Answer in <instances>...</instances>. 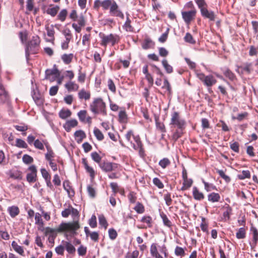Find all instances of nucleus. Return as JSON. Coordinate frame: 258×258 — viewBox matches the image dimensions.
Returning <instances> with one entry per match:
<instances>
[{"mask_svg":"<svg viewBox=\"0 0 258 258\" xmlns=\"http://www.w3.org/2000/svg\"><path fill=\"white\" fill-rule=\"evenodd\" d=\"M80 227L79 222L78 221H73L72 222H62L55 229L47 227L45 229V235H47L49 234L50 235L49 236L48 239L52 237L53 241L56 236L57 233L68 232L72 234H76V231L78 230Z\"/></svg>","mask_w":258,"mask_h":258,"instance_id":"obj_1","label":"nucleus"},{"mask_svg":"<svg viewBox=\"0 0 258 258\" xmlns=\"http://www.w3.org/2000/svg\"><path fill=\"white\" fill-rule=\"evenodd\" d=\"M200 10L201 15L205 18L208 19L210 21H214L216 15L212 11L208 10V5L205 0H194Z\"/></svg>","mask_w":258,"mask_h":258,"instance_id":"obj_2","label":"nucleus"},{"mask_svg":"<svg viewBox=\"0 0 258 258\" xmlns=\"http://www.w3.org/2000/svg\"><path fill=\"white\" fill-rule=\"evenodd\" d=\"M170 125L174 128L185 129L186 123L185 120L180 117L179 112L174 111L171 115Z\"/></svg>","mask_w":258,"mask_h":258,"instance_id":"obj_3","label":"nucleus"},{"mask_svg":"<svg viewBox=\"0 0 258 258\" xmlns=\"http://www.w3.org/2000/svg\"><path fill=\"white\" fill-rule=\"evenodd\" d=\"M99 36L101 39L100 44L103 46H106L109 43H111V45L113 46L117 43L120 39L119 36L117 34H110L106 35L100 33Z\"/></svg>","mask_w":258,"mask_h":258,"instance_id":"obj_4","label":"nucleus"},{"mask_svg":"<svg viewBox=\"0 0 258 258\" xmlns=\"http://www.w3.org/2000/svg\"><path fill=\"white\" fill-rule=\"evenodd\" d=\"M40 43V39L38 35L32 37L25 50L26 55L28 57L30 53H36Z\"/></svg>","mask_w":258,"mask_h":258,"instance_id":"obj_5","label":"nucleus"},{"mask_svg":"<svg viewBox=\"0 0 258 258\" xmlns=\"http://www.w3.org/2000/svg\"><path fill=\"white\" fill-rule=\"evenodd\" d=\"M90 109L95 114L102 113L105 114V104L101 98H96L90 104Z\"/></svg>","mask_w":258,"mask_h":258,"instance_id":"obj_6","label":"nucleus"},{"mask_svg":"<svg viewBox=\"0 0 258 258\" xmlns=\"http://www.w3.org/2000/svg\"><path fill=\"white\" fill-rule=\"evenodd\" d=\"M30 172L26 175V179L29 183H34L37 179V169L34 165H32L28 168Z\"/></svg>","mask_w":258,"mask_h":258,"instance_id":"obj_7","label":"nucleus"},{"mask_svg":"<svg viewBox=\"0 0 258 258\" xmlns=\"http://www.w3.org/2000/svg\"><path fill=\"white\" fill-rule=\"evenodd\" d=\"M134 140L136 144L133 143L131 144L134 149L136 151H138L140 156H143L144 154V150L140 136L139 135L134 136Z\"/></svg>","mask_w":258,"mask_h":258,"instance_id":"obj_8","label":"nucleus"},{"mask_svg":"<svg viewBox=\"0 0 258 258\" xmlns=\"http://www.w3.org/2000/svg\"><path fill=\"white\" fill-rule=\"evenodd\" d=\"M99 165L101 169L105 172L112 171L115 170L118 167L117 164L108 161L101 162Z\"/></svg>","mask_w":258,"mask_h":258,"instance_id":"obj_9","label":"nucleus"},{"mask_svg":"<svg viewBox=\"0 0 258 258\" xmlns=\"http://www.w3.org/2000/svg\"><path fill=\"white\" fill-rule=\"evenodd\" d=\"M197 13L196 10H191L189 11H184L181 12L183 19L186 24H189L195 19Z\"/></svg>","mask_w":258,"mask_h":258,"instance_id":"obj_10","label":"nucleus"},{"mask_svg":"<svg viewBox=\"0 0 258 258\" xmlns=\"http://www.w3.org/2000/svg\"><path fill=\"white\" fill-rule=\"evenodd\" d=\"M250 231V234L252 236V242L250 243V245L251 247H254L258 242V230L255 227L251 226Z\"/></svg>","mask_w":258,"mask_h":258,"instance_id":"obj_11","label":"nucleus"},{"mask_svg":"<svg viewBox=\"0 0 258 258\" xmlns=\"http://www.w3.org/2000/svg\"><path fill=\"white\" fill-rule=\"evenodd\" d=\"M54 75L56 78H58L60 76V72L55 67L54 65L52 69H47L45 72V79L46 80H50V76Z\"/></svg>","mask_w":258,"mask_h":258,"instance_id":"obj_12","label":"nucleus"},{"mask_svg":"<svg viewBox=\"0 0 258 258\" xmlns=\"http://www.w3.org/2000/svg\"><path fill=\"white\" fill-rule=\"evenodd\" d=\"M252 63L251 62H245L242 66H238V69H241V73H246V74H250L253 71Z\"/></svg>","mask_w":258,"mask_h":258,"instance_id":"obj_13","label":"nucleus"},{"mask_svg":"<svg viewBox=\"0 0 258 258\" xmlns=\"http://www.w3.org/2000/svg\"><path fill=\"white\" fill-rule=\"evenodd\" d=\"M45 29L47 31V35L48 36L50 37L49 40H47V41L53 42L54 40V33L55 31L53 28V25L50 26L48 24L45 25Z\"/></svg>","mask_w":258,"mask_h":258,"instance_id":"obj_14","label":"nucleus"},{"mask_svg":"<svg viewBox=\"0 0 258 258\" xmlns=\"http://www.w3.org/2000/svg\"><path fill=\"white\" fill-rule=\"evenodd\" d=\"M82 162L84 165L86 171L89 173L90 176L92 178H94L95 175V171L93 168L88 165L87 159L86 158H83Z\"/></svg>","mask_w":258,"mask_h":258,"instance_id":"obj_15","label":"nucleus"},{"mask_svg":"<svg viewBox=\"0 0 258 258\" xmlns=\"http://www.w3.org/2000/svg\"><path fill=\"white\" fill-rule=\"evenodd\" d=\"M217 80L214 78V77L211 75H210L206 76V77L203 83L207 87H210L215 84Z\"/></svg>","mask_w":258,"mask_h":258,"instance_id":"obj_16","label":"nucleus"},{"mask_svg":"<svg viewBox=\"0 0 258 258\" xmlns=\"http://www.w3.org/2000/svg\"><path fill=\"white\" fill-rule=\"evenodd\" d=\"M65 88L68 91H76L79 88L78 84L73 81H69L64 85Z\"/></svg>","mask_w":258,"mask_h":258,"instance_id":"obj_17","label":"nucleus"},{"mask_svg":"<svg viewBox=\"0 0 258 258\" xmlns=\"http://www.w3.org/2000/svg\"><path fill=\"white\" fill-rule=\"evenodd\" d=\"M75 139L78 143H80L86 137L85 133L82 130H78L74 134Z\"/></svg>","mask_w":258,"mask_h":258,"instance_id":"obj_18","label":"nucleus"},{"mask_svg":"<svg viewBox=\"0 0 258 258\" xmlns=\"http://www.w3.org/2000/svg\"><path fill=\"white\" fill-rule=\"evenodd\" d=\"M192 195L194 199L198 201H201L205 198L204 195L200 192L196 186H194L192 188Z\"/></svg>","mask_w":258,"mask_h":258,"instance_id":"obj_19","label":"nucleus"},{"mask_svg":"<svg viewBox=\"0 0 258 258\" xmlns=\"http://www.w3.org/2000/svg\"><path fill=\"white\" fill-rule=\"evenodd\" d=\"M150 253L152 256L155 258H163L158 251L157 244L152 243L150 247Z\"/></svg>","mask_w":258,"mask_h":258,"instance_id":"obj_20","label":"nucleus"},{"mask_svg":"<svg viewBox=\"0 0 258 258\" xmlns=\"http://www.w3.org/2000/svg\"><path fill=\"white\" fill-rule=\"evenodd\" d=\"M9 99V95L5 90L4 86L0 85V100L2 102H5Z\"/></svg>","mask_w":258,"mask_h":258,"instance_id":"obj_21","label":"nucleus"},{"mask_svg":"<svg viewBox=\"0 0 258 258\" xmlns=\"http://www.w3.org/2000/svg\"><path fill=\"white\" fill-rule=\"evenodd\" d=\"M223 73L224 76L230 80L233 81L236 79L235 74L228 68H225L223 70Z\"/></svg>","mask_w":258,"mask_h":258,"instance_id":"obj_22","label":"nucleus"},{"mask_svg":"<svg viewBox=\"0 0 258 258\" xmlns=\"http://www.w3.org/2000/svg\"><path fill=\"white\" fill-rule=\"evenodd\" d=\"M220 196L218 193L213 192L208 195V200L212 203H216L220 201Z\"/></svg>","mask_w":258,"mask_h":258,"instance_id":"obj_23","label":"nucleus"},{"mask_svg":"<svg viewBox=\"0 0 258 258\" xmlns=\"http://www.w3.org/2000/svg\"><path fill=\"white\" fill-rule=\"evenodd\" d=\"M90 96V93L87 92L84 89H81L78 93V97L80 99L89 100Z\"/></svg>","mask_w":258,"mask_h":258,"instance_id":"obj_24","label":"nucleus"},{"mask_svg":"<svg viewBox=\"0 0 258 258\" xmlns=\"http://www.w3.org/2000/svg\"><path fill=\"white\" fill-rule=\"evenodd\" d=\"M8 211L11 217L14 218L17 216L20 212L19 209L17 206H13L8 209Z\"/></svg>","mask_w":258,"mask_h":258,"instance_id":"obj_25","label":"nucleus"},{"mask_svg":"<svg viewBox=\"0 0 258 258\" xmlns=\"http://www.w3.org/2000/svg\"><path fill=\"white\" fill-rule=\"evenodd\" d=\"M223 209H225V211L223 213V217L224 218L229 220L230 219V215L232 213V208L230 206L227 204L225 205V206L223 207Z\"/></svg>","mask_w":258,"mask_h":258,"instance_id":"obj_26","label":"nucleus"},{"mask_svg":"<svg viewBox=\"0 0 258 258\" xmlns=\"http://www.w3.org/2000/svg\"><path fill=\"white\" fill-rule=\"evenodd\" d=\"M127 15V18L126 20L124 23V24L123 26V29L127 32H133L134 31V27L131 25V21L128 18V16L129 15L128 14H126Z\"/></svg>","mask_w":258,"mask_h":258,"instance_id":"obj_27","label":"nucleus"},{"mask_svg":"<svg viewBox=\"0 0 258 258\" xmlns=\"http://www.w3.org/2000/svg\"><path fill=\"white\" fill-rule=\"evenodd\" d=\"M73 57L74 54L73 53H70L63 54L61 55V58L65 64H68L72 62Z\"/></svg>","mask_w":258,"mask_h":258,"instance_id":"obj_28","label":"nucleus"},{"mask_svg":"<svg viewBox=\"0 0 258 258\" xmlns=\"http://www.w3.org/2000/svg\"><path fill=\"white\" fill-rule=\"evenodd\" d=\"M154 45V42L149 38H146L142 44V48L144 49H148Z\"/></svg>","mask_w":258,"mask_h":258,"instance_id":"obj_29","label":"nucleus"},{"mask_svg":"<svg viewBox=\"0 0 258 258\" xmlns=\"http://www.w3.org/2000/svg\"><path fill=\"white\" fill-rule=\"evenodd\" d=\"M12 246L16 252L21 255H23L24 251L23 247L18 245L15 241L12 242Z\"/></svg>","mask_w":258,"mask_h":258,"instance_id":"obj_30","label":"nucleus"},{"mask_svg":"<svg viewBox=\"0 0 258 258\" xmlns=\"http://www.w3.org/2000/svg\"><path fill=\"white\" fill-rule=\"evenodd\" d=\"M72 114L71 111L68 109H61L59 112V116L62 119H65L70 116Z\"/></svg>","mask_w":258,"mask_h":258,"instance_id":"obj_31","label":"nucleus"},{"mask_svg":"<svg viewBox=\"0 0 258 258\" xmlns=\"http://www.w3.org/2000/svg\"><path fill=\"white\" fill-rule=\"evenodd\" d=\"M110 11L109 13L111 15L114 16L115 14H116L120 10L118 9V6L117 5L116 3L113 1L112 2V4L110 7Z\"/></svg>","mask_w":258,"mask_h":258,"instance_id":"obj_32","label":"nucleus"},{"mask_svg":"<svg viewBox=\"0 0 258 258\" xmlns=\"http://www.w3.org/2000/svg\"><path fill=\"white\" fill-rule=\"evenodd\" d=\"M162 64L167 73L171 74L173 72V68L168 63L167 59H163L162 61Z\"/></svg>","mask_w":258,"mask_h":258,"instance_id":"obj_33","label":"nucleus"},{"mask_svg":"<svg viewBox=\"0 0 258 258\" xmlns=\"http://www.w3.org/2000/svg\"><path fill=\"white\" fill-rule=\"evenodd\" d=\"M184 130V129L177 128L172 135V139L175 142L179 138H180L182 136Z\"/></svg>","mask_w":258,"mask_h":258,"instance_id":"obj_34","label":"nucleus"},{"mask_svg":"<svg viewBox=\"0 0 258 258\" xmlns=\"http://www.w3.org/2000/svg\"><path fill=\"white\" fill-rule=\"evenodd\" d=\"M118 118L120 122L125 123L127 121V116L125 110L123 109L119 112Z\"/></svg>","mask_w":258,"mask_h":258,"instance_id":"obj_35","label":"nucleus"},{"mask_svg":"<svg viewBox=\"0 0 258 258\" xmlns=\"http://www.w3.org/2000/svg\"><path fill=\"white\" fill-rule=\"evenodd\" d=\"M237 239H244L246 237V229L244 227L239 228L236 233Z\"/></svg>","mask_w":258,"mask_h":258,"instance_id":"obj_36","label":"nucleus"},{"mask_svg":"<svg viewBox=\"0 0 258 258\" xmlns=\"http://www.w3.org/2000/svg\"><path fill=\"white\" fill-rule=\"evenodd\" d=\"M141 221L143 223H146L147 224V227L149 228L152 227V219L150 216H143L142 218Z\"/></svg>","mask_w":258,"mask_h":258,"instance_id":"obj_37","label":"nucleus"},{"mask_svg":"<svg viewBox=\"0 0 258 258\" xmlns=\"http://www.w3.org/2000/svg\"><path fill=\"white\" fill-rule=\"evenodd\" d=\"M32 96L33 100L37 105H40V104L42 103V100L40 97V94L38 92L37 93L35 91H33L32 94Z\"/></svg>","mask_w":258,"mask_h":258,"instance_id":"obj_38","label":"nucleus"},{"mask_svg":"<svg viewBox=\"0 0 258 258\" xmlns=\"http://www.w3.org/2000/svg\"><path fill=\"white\" fill-rule=\"evenodd\" d=\"M193 183V181L191 179L187 178L186 179L183 180V186H182L181 189L182 190H184L189 188L192 185Z\"/></svg>","mask_w":258,"mask_h":258,"instance_id":"obj_39","label":"nucleus"},{"mask_svg":"<svg viewBox=\"0 0 258 258\" xmlns=\"http://www.w3.org/2000/svg\"><path fill=\"white\" fill-rule=\"evenodd\" d=\"M93 133L96 139L101 141L104 139V135L102 133L97 127H94Z\"/></svg>","mask_w":258,"mask_h":258,"instance_id":"obj_40","label":"nucleus"},{"mask_svg":"<svg viewBox=\"0 0 258 258\" xmlns=\"http://www.w3.org/2000/svg\"><path fill=\"white\" fill-rule=\"evenodd\" d=\"M134 209L138 214H142L145 212V207L144 205L140 202L137 203L136 206L134 208Z\"/></svg>","mask_w":258,"mask_h":258,"instance_id":"obj_41","label":"nucleus"},{"mask_svg":"<svg viewBox=\"0 0 258 258\" xmlns=\"http://www.w3.org/2000/svg\"><path fill=\"white\" fill-rule=\"evenodd\" d=\"M238 179L243 180L245 178H250V173L249 170H243L241 174L237 175Z\"/></svg>","mask_w":258,"mask_h":258,"instance_id":"obj_42","label":"nucleus"},{"mask_svg":"<svg viewBox=\"0 0 258 258\" xmlns=\"http://www.w3.org/2000/svg\"><path fill=\"white\" fill-rule=\"evenodd\" d=\"M59 7L58 6H55L54 7L50 8L47 9L46 13L51 15L52 17H54L57 13Z\"/></svg>","mask_w":258,"mask_h":258,"instance_id":"obj_43","label":"nucleus"},{"mask_svg":"<svg viewBox=\"0 0 258 258\" xmlns=\"http://www.w3.org/2000/svg\"><path fill=\"white\" fill-rule=\"evenodd\" d=\"M90 38L91 34L90 33L84 35L82 38V44L89 46L90 44Z\"/></svg>","mask_w":258,"mask_h":258,"instance_id":"obj_44","label":"nucleus"},{"mask_svg":"<svg viewBox=\"0 0 258 258\" xmlns=\"http://www.w3.org/2000/svg\"><path fill=\"white\" fill-rule=\"evenodd\" d=\"M248 113L247 112H244L241 113H239L237 116H232L233 119H237V120L241 121L246 118L248 116Z\"/></svg>","mask_w":258,"mask_h":258,"instance_id":"obj_45","label":"nucleus"},{"mask_svg":"<svg viewBox=\"0 0 258 258\" xmlns=\"http://www.w3.org/2000/svg\"><path fill=\"white\" fill-rule=\"evenodd\" d=\"M200 227L203 232L208 233V223L206 222V219L204 217L202 218V223L200 225Z\"/></svg>","mask_w":258,"mask_h":258,"instance_id":"obj_46","label":"nucleus"},{"mask_svg":"<svg viewBox=\"0 0 258 258\" xmlns=\"http://www.w3.org/2000/svg\"><path fill=\"white\" fill-rule=\"evenodd\" d=\"M23 162L26 164H30L33 162V158L29 155L24 154L22 157Z\"/></svg>","mask_w":258,"mask_h":258,"instance_id":"obj_47","label":"nucleus"},{"mask_svg":"<svg viewBox=\"0 0 258 258\" xmlns=\"http://www.w3.org/2000/svg\"><path fill=\"white\" fill-rule=\"evenodd\" d=\"M169 31L170 29L169 28H167L166 31L164 33H163L161 35V36L159 38L158 40L159 42L161 43H164L166 41L168 38Z\"/></svg>","mask_w":258,"mask_h":258,"instance_id":"obj_48","label":"nucleus"},{"mask_svg":"<svg viewBox=\"0 0 258 258\" xmlns=\"http://www.w3.org/2000/svg\"><path fill=\"white\" fill-rule=\"evenodd\" d=\"M162 88L166 89L169 94H171L172 90L171 87L166 78L164 80L163 85L162 86Z\"/></svg>","mask_w":258,"mask_h":258,"instance_id":"obj_49","label":"nucleus"},{"mask_svg":"<svg viewBox=\"0 0 258 258\" xmlns=\"http://www.w3.org/2000/svg\"><path fill=\"white\" fill-rule=\"evenodd\" d=\"M64 245L67 251L69 253H73L75 252L76 249L75 247L69 242H65Z\"/></svg>","mask_w":258,"mask_h":258,"instance_id":"obj_50","label":"nucleus"},{"mask_svg":"<svg viewBox=\"0 0 258 258\" xmlns=\"http://www.w3.org/2000/svg\"><path fill=\"white\" fill-rule=\"evenodd\" d=\"M203 183L204 184L205 189L207 191H210L212 190L216 189V186L213 184L209 183L208 182H206L204 180H203Z\"/></svg>","mask_w":258,"mask_h":258,"instance_id":"obj_51","label":"nucleus"},{"mask_svg":"<svg viewBox=\"0 0 258 258\" xmlns=\"http://www.w3.org/2000/svg\"><path fill=\"white\" fill-rule=\"evenodd\" d=\"M159 164L162 168L164 169L170 164V161L168 158H164L159 161Z\"/></svg>","mask_w":258,"mask_h":258,"instance_id":"obj_52","label":"nucleus"},{"mask_svg":"<svg viewBox=\"0 0 258 258\" xmlns=\"http://www.w3.org/2000/svg\"><path fill=\"white\" fill-rule=\"evenodd\" d=\"M68 14V12L66 9L62 10L57 16L58 19L61 22L64 21Z\"/></svg>","mask_w":258,"mask_h":258,"instance_id":"obj_53","label":"nucleus"},{"mask_svg":"<svg viewBox=\"0 0 258 258\" xmlns=\"http://www.w3.org/2000/svg\"><path fill=\"white\" fill-rule=\"evenodd\" d=\"M174 252L176 256H183L185 254L184 249L178 246L175 247Z\"/></svg>","mask_w":258,"mask_h":258,"instance_id":"obj_54","label":"nucleus"},{"mask_svg":"<svg viewBox=\"0 0 258 258\" xmlns=\"http://www.w3.org/2000/svg\"><path fill=\"white\" fill-rule=\"evenodd\" d=\"M108 235L109 238L113 240L115 239L117 236V233L116 231L113 228H110L108 230Z\"/></svg>","mask_w":258,"mask_h":258,"instance_id":"obj_55","label":"nucleus"},{"mask_svg":"<svg viewBox=\"0 0 258 258\" xmlns=\"http://www.w3.org/2000/svg\"><path fill=\"white\" fill-rule=\"evenodd\" d=\"M99 223L100 225L104 227L105 229H106L108 226L107 222L103 215H100L99 216Z\"/></svg>","mask_w":258,"mask_h":258,"instance_id":"obj_56","label":"nucleus"},{"mask_svg":"<svg viewBox=\"0 0 258 258\" xmlns=\"http://www.w3.org/2000/svg\"><path fill=\"white\" fill-rule=\"evenodd\" d=\"M62 34L65 36V38L69 40H71L73 38V35L70 29L66 28L62 31Z\"/></svg>","mask_w":258,"mask_h":258,"instance_id":"obj_57","label":"nucleus"},{"mask_svg":"<svg viewBox=\"0 0 258 258\" xmlns=\"http://www.w3.org/2000/svg\"><path fill=\"white\" fill-rule=\"evenodd\" d=\"M92 159L99 164L101 163V157L96 152H92L91 154Z\"/></svg>","mask_w":258,"mask_h":258,"instance_id":"obj_58","label":"nucleus"},{"mask_svg":"<svg viewBox=\"0 0 258 258\" xmlns=\"http://www.w3.org/2000/svg\"><path fill=\"white\" fill-rule=\"evenodd\" d=\"M16 146L19 148H27L28 146L26 142L22 139H17L16 140Z\"/></svg>","mask_w":258,"mask_h":258,"instance_id":"obj_59","label":"nucleus"},{"mask_svg":"<svg viewBox=\"0 0 258 258\" xmlns=\"http://www.w3.org/2000/svg\"><path fill=\"white\" fill-rule=\"evenodd\" d=\"M161 217L162 219L164 224L169 227H170L172 225L171 221L169 220L167 216L162 213L161 214Z\"/></svg>","mask_w":258,"mask_h":258,"instance_id":"obj_60","label":"nucleus"},{"mask_svg":"<svg viewBox=\"0 0 258 258\" xmlns=\"http://www.w3.org/2000/svg\"><path fill=\"white\" fill-rule=\"evenodd\" d=\"M258 54V47L251 45L249 47V55L250 56H256Z\"/></svg>","mask_w":258,"mask_h":258,"instance_id":"obj_61","label":"nucleus"},{"mask_svg":"<svg viewBox=\"0 0 258 258\" xmlns=\"http://www.w3.org/2000/svg\"><path fill=\"white\" fill-rule=\"evenodd\" d=\"M130 202L132 204L136 203L137 200L136 194L134 191H131L127 196Z\"/></svg>","mask_w":258,"mask_h":258,"instance_id":"obj_62","label":"nucleus"},{"mask_svg":"<svg viewBox=\"0 0 258 258\" xmlns=\"http://www.w3.org/2000/svg\"><path fill=\"white\" fill-rule=\"evenodd\" d=\"M184 39L185 42L191 44H195L196 43V41L194 40L193 37L189 33H186Z\"/></svg>","mask_w":258,"mask_h":258,"instance_id":"obj_63","label":"nucleus"},{"mask_svg":"<svg viewBox=\"0 0 258 258\" xmlns=\"http://www.w3.org/2000/svg\"><path fill=\"white\" fill-rule=\"evenodd\" d=\"M87 191L89 196L91 198H94L96 196V190L94 188L92 187V186L89 185L87 186Z\"/></svg>","mask_w":258,"mask_h":258,"instance_id":"obj_64","label":"nucleus"}]
</instances>
